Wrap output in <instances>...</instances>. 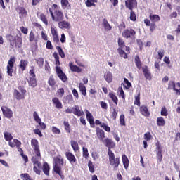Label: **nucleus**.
Masks as SVG:
<instances>
[{
    "mask_svg": "<svg viewBox=\"0 0 180 180\" xmlns=\"http://www.w3.org/2000/svg\"><path fill=\"white\" fill-rule=\"evenodd\" d=\"M64 165V159L61 158V155L56 156L53 158V170L56 174L59 175L61 179H64V174L61 172L62 167Z\"/></svg>",
    "mask_w": 180,
    "mask_h": 180,
    "instance_id": "1",
    "label": "nucleus"
},
{
    "mask_svg": "<svg viewBox=\"0 0 180 180\" xmlns=\"http://www.w3.org/2000/svg\"><path fill=\"white\" fill-rule=\"evenodd\" d=\"M9 43H10V49H20L22 47V38L17 37H15L11 34H8L6 36Z\"/></svg>",
    "mask_w": 180,
    "mask_h": 180,
    "instance_id": "2",
    "label": "nucleus"
},
{
    "mask_svg": "<svg viewBox=\"0 0 180 180\" xmlns=\"http://www.w3.org/2000/svg\"><path fill=\"white\" fill-rule=\"evenodd\" d=\"M49 13H51V16L53 22H61V20H64V13L61 10L56 9L54 12L51 8L49 9Z\"/></svg>",
    "mask_w": 180,
    "mask_h": 180,
    "instance_id": "3",
    "label": "nucleus"
},
{
    "mask_svg": "<svg viewBox=\"0 0 180 180\" xmlns=\"http://www.w3.org/2000/svg\"><path fill=\"white\" fill-rule=\"evenodd\" d=\"M108 154L110 165L113 167L114 169H117L120 165V158H115L113 152H110Z\"/></svg>",
    "mask_w": 180,
    "mask_h": 180,
    "instance_id": "4",
    "label": "nucleus"
},
{
    "mask_svg": "<svg viewBox=\"0 0 180 180\" xmlns=\"http://www.w3.org/2000/svg\"><path fill=\"white\" fill-rule=\"evenodd\" d=\"M15 63H16L15 56H11L7 65V75H8V77H13V67L15 66Z\"/></svg>",
    "mask_w": 180,
    "mask_h": 180,
    "instance_id": "5",
    "label": "nucleus"
},
{
    "mask_svg": "<svg viewBox=\"0 0 180 180\" xmlns=\"http://www.w3.org/2000/svg\"><path fill=\"white\" fill-rule=\"evenodd\" d=\"M122 37L124 39H135L136 38V31L131 28L130 29H125L122 32Z\"/></svg>",
    "mask_w": 180,
    "mask_h": 180,
    "instance_id": "6",
    "label": "nucleus"
},
{
    "mask_svg": "<svg viewBox=\"0 0 180 180\" xmlns=\"http://www.w3.org/2000/svg\"><path fill=\"white\" fill-rule=\"evenodd\" d=\"M103 143L105 144V147H108V154L113 153V151H112V148H115V147H116V143H115L113 139L106 138L104 139Z\"/></svg>",
    "mask_w": 180,
    "mask_h": 180,
    "instance_id": "7",
    "label": "nucleus"
},
{
    "mask_svg": "<svg viewBox=\"0 0 180 180\" xmlns=\"http://www.w3.org/2000/svg\"><path fill=\"white\" fill-rule=\"evenodd\" d=\"M19 92L18 90H14V96H15L16 99L20 101L25 98V95H26V90L22 87V86H18Z\"/></svg>",
    "mask_w": 180,
    "mask_h": 180,
    "instance_id": "8",
    "label": "nucleus"
},
{
    "mask_svg": "<svg viewBox=\"0 0 180 180\" xmlns=\"http://www.w3.org/2000/svg\"><path fill=\"white\" fill-rule=\"evenodd\" d=\"M56 72L59 78V79L62 82H67L68 81V78L67 77V75L64 72H63V70H61V68L58 66H56Z\"/></svg>",
    "mask_w": 180,
    "mask_h": 180,
    "instance_id": "9",
    "label": "nucleus"
},
{
    "mask_svg": "<svg viewBox=\"0 0 180 180\" xmlns=\"http://www.w3.org/2000/svg\"><path fill=\"white\" fill-rule=\"evenodd\" d=\"M31 146L34 148V151L37 155V157L41 156L40 155V148L39 147V141L37 139H32L31 140Z\"/></svg>",
    "mask_w": 180,
    "mask_h": 180,
    "instance_id": "10",
    "label": "nucleus"
},
{
    "mask_svg": "<svg viewBox=\"0 0 180 180\" xmlns=\"http://www.w3.org/2000/svg\"><path fill=\"white\" fill-rule=\"evenodd\" d=\"M125 6L129 11L137 8V0H126Z\"/></svg>",
    "mask_w": 180,
    "mask_h": 180,
    "instance_id": "11",
    "label": "nucleus"
},
{
    "mask_svg": "<svg viewBox=\"0 0 180 180\" xmlns=\"http://www.w3.org/2000/svg\"><path fill=\"white\" fill-rule=\"evenodd\" d=\"M1 110L5 117H6L7 119H12L13 116V112L12 111V110H11L6 106H2Z\"/></svg>",
    "mask_w": 180,
    "mask_h": 180,
    "instance_id": "12",
    "label": "nucleus"
},
{
    "mask_svg": "<svg viewBox=\"0 0 180 180\" xmlns=\"http://www.w3.org/2000/svg\"><path fill=\"white\" fill-rule=\"evenodd\" d=\"M142 71L146 79H148V81H151L153 77H151V72H150V70H148V66L146 65L145 67H143Z\"/></svg>",
    "mask_w": 180,
    "mask_h": 180,
    "instance_id": "13",
    "label": "nucleus"
},
{
    "mask_svg": "<svg viewBox=\"0 0 180 180\" xmlns=\"http://www.w3.org/2000/svg\"><path fill=\"white\" fill-rule=\"evenodd\" d=\"M65 157L70 164H75L77 162V158L70 151L65 152Z\"/></svg>",
    "mask_w": 180,
    "mask_h": 180,
    "instance_id": "14",
    "label": "nucleus"
},
{
    "mask_svg": "<svg viewBox=\"0 0 180 180\" xmlns=\"http://www.w3.org/2000/svg\"><path fill=\"white\" fill-rule=\"evenodd\" d=\"M32 162L37 166H34L33 171L35 172L37 175H40L41 171L39 169V168H41V163L39 162L38 160H34L32 158Z\"/></svg>",
    "mask_w": 180,
    "mask_h": 180,
    "instance_id": "15",
    "label": "nucleus"
},
{
    "mask_svg": "<svg viewBox=\"0 0 180 180\" xmlns=\"http://www.w3.org/2000/svg\"><path fill=\"white\" fill-rule=\"evenodd\" d=\"M58 25L60 29H71V24L68 21L62 20L58 22Z\"/></svg>",
    "mask_w": 180,
    "mask_h": 180,
    "instance_id": "16",
    "label": "nucleus"
},
{
    "mask_svg": "<svg viewBox=\"0 0 180 180\" xmlns=\"http://www.w3.org/2000/svg\"><path fill=\"white\" fill-rule=\"evenodd\" d=\"M17 12L20 15L19 17L20 18V19L26 18V16H27V11H26V8H25L24 7H18Z\"/></svg>",
    "mask_w": 180,
    "mask_h": 180,
    "instance_id": "17",
    "label": "nucleus"
},
{
    "mask_svg": "<svg viewBox=\"0 0 180 180\" xmlns=\"http://www.w3.org/2000/svg\"><path fill=\"white\" fill-rule=\"evenodd\" d=\"M96 136L98 139L100 140V141H102V143L105 141V131L103 129H98L96 130Z\"/></svg>",
    "mask_w": 180,
    "mask_h": 180,
    "instance_id": "18",
    "label": "nucleus"
},
{
    "mask_svg": "<svg viewBox=\"0 0 180 180\" xmlns=\"http://www.w3.org/2000/svg\"><path fill=\"white\" fill-rule=\"evenodd\" d=\"M140 112L143 116H145L146 117H150V111H148V108L146 105H142L139 108Z\"/></svg>",
    "mask_w": 180,
    "mask_h": 180,
    "instance_id": "19",
    "label": "nucleus"
},
{
    "mask_svg": "<svg viewBox=\"0 0 180 180\" xmlns=\"http://www.w3.org/2000/svg\"><path fill=\"white\" fill-rule=\"evenodd\" d=\"M72 110H73V114L75 116H83L84 115V111L82 110H79V106L78 105H75L72 107Z\"/></svg>",
    "mask_w": 180,
    "mask_h": 180,
    "instance_id": "20",
    "label": "nucleus"
},
{
    "mask_svg": "<svg viewBox=\"0 0 180 180\" xmlns=\"http://www.w3.org/2000/svg\"><path fill=\"white\" fill-rule=\"evenodd\" d=\"M27 81L28 82V85L32 86V88H36V86H37V80L36 79V77L27 78Z\"/></svg>",
    "mask_w": 180,
    "mask_h": 180,
    "instance_id": "21",
    "label": "nucleus"
},
{
    "mask_svg": "<svg viewBox=\"0 0 180 180\" xmlns=\"http://www.w3.org/2000/svg\"><path fill=\"white\" fill-rule=\"evenodd\" d=\"M149 19L152 23H157V22H160V20H161L160 15L153 13L149 15Z\"/></svg>",
    "mask_w": 180,
    "mask_h": 180,
    "instance_id": "22",
    "label": "nucleus"
},
{
    "mask_svg": "<svg viewBox=\"0 0 180 180\" xmlns=\"http://www.w3.org/2000/svg\"><path fill=\"white\" fill-rule=\"evenodd\" d=\"M52 102L53 105H55V108H56V109H63V103H61V101H60V99H58V98H53L52 99Z\"/></svg>",
    "mask_w": 180,
    "mask_h": 180,
    "instance_id": "23",
    "label": "nucleus"
},
{
    "mask_svg": "<svg viewBox=\"0 0 180 180\" xmlns=\"http://www.w3.org/2000/svg\"><path fill=\"white\" fill-rule=\"evenodd\" d=\"M69 67H70V70L72 72H82V69L79 68V67L74 65L72 63V62H70L69 63Z\"/></svg>",
    "mask_w": 180,
    "mask_h": 180,
    "instance_id": "24",
    "label": "nucleus"
},
{
    "mask_svg": "<svg viewBox=\"0 0 180 180\" xmlns=\"http://www.w3.org/2000/svg\"><path fill=\"white\" fill-rule=\"evenodd\" d=\"M86 119L89 122V124H91V126H92V124H94L95 120H94V116H92V114L91 113V112H89L88 110H86Z\"/></svg>",
    "mask_w": 180,
    "mask_h": 180,
    "instance_id": "25",
    "label": "nucleus"
},
{
    "mask_svg": "<svg viewBox=\"0 0 180 180\" xmlns=\"http://www.w3.org/2000/svg\"><path fill=\"white\" fill-rule=\"evenodd\" d=\"M28 64L29 62L27 60L22 59L20 62L19 68H20L21 71H25Z\"/></svg>",
    "mask_w": 180,
    "mask_h": 180,
    "instance_id": "26",
    "label": "nucleus"
},
{
    "mask_svg": "<svg viewBox=\"0 0 180 180\" xmlns=\"http://www.w3.org/2000/svg\"><path fill=\"white\" fill-rule=\"evenodd\" d=\"M122 164L124 165V168H125V169H127L129 168V158H127V156L126 155H122Z\"/></svg>",
    "mask_w": 180,
    "mask_h": 180,
    "instance_id": "27",
    "label": "nucleus"
},
{
    "mask_svg": "<svg viewBox=\"0 0 180 180\" xmlns=\"http://www.w3.org/2000/svg\"><path fill=\"white\" fill-rule=\"evenodd\" d=\"M104 78H105V81L107 82H108V84H110V82H112V81H113V75H112V72H107L104 75Z\"/></svg>",
    "mask_w": 180,
    "mask_h": 180,
    "instance_id": "28",
    "label": "nucleus"
},
{
    "mask_svg": "<svg viewBox=\"0 0 180 180\" xmlns=\"http://www.w3.org/2000/svg\"><path fill=\"white\" fill-rule=\"evenodd\" d=\"M71 147L73 148L74 153H77V151H79V146L78 145V142L72 140L70 141Z\"/></svg>",
    "mask_w": 180,
    "mask_h": 180,
    "instance_id": "29",
    "label": "nucleus"
},
{
    "mask_svg": "<svg viewBox=\"0 0 180 180\" xmlns=\"http://www.w3.org/2000/svg\"><path fill=\"white\" fill-rule=\"evenodd\" d=\"M134 63H135L138 70H141V68H142L141 60H140V57L138 55L135 56Z\"/></svg>",
    "mask_w": 180,
    "mask_h": 180,
    "instance_id": "30",
    "label": "nucleus"
},
{
    "mask_svg": "<svg viewBox=\"0 0 180 180\" xmlns=\"http://www.w3.org/2000/svg\"><path fill=\"white\" fill-rule=\"evenodd\" d=\"M43 172L44 174H45L47 176H49V175H50L49 172H50V166H49V163L47 162H44L43 165Z\"/></svg>",
    "mask_w": 180,
    "mask_h": 180,
    "instance_id": "31",
    "label": "nucleus"
},
{
    "mask_svg": "<svg viewBox=\"0 0 180 180\" xmlns=\"http://www.w3.org/2000/svg\"><path fill=\"white\" fill-rule=\"evenodd\" d=\"M48 84L49 86H51V88H53L55 85H56L57 82L56 81V79H54V76L51 75L48 79Z\"/></svg>",
    "mask_w": 180,
    "mask_h": 180,
    "instance_id": "32",
    "label": "nucleus"
},
{
    "mask_svg": "<svg viewBox=\"0 0 180 180\" xmlns=\"http://www.w3.org/2000/svg\"><path fill=\"white\" fill-rule=\"evenodd\" d=\"M79 89L84 96H86V87L84 85L83 83H79Z\"/></svg>",
    "mask_w": 180,
    "mask_h": 180,
    "instance_id": "33",
    "label": "nucleus"
},
{
    "mask_svg": "<svg viewBox=\"0 0 180 180\" xmlns=\"http://www.w3.org/2000/svg\"><path fill=\"white\" fill-rule=\"evenodd\" d=\"M103 26L108 31L112 30V26L110 25V24H109V22H108V20H106V18H104L103 20Z\"/></svg>",
    "mask_w": 180,
    "mask_h": 180,
    "instance_id": "34",
    "label": "nucleus"
},
{
    "mask_svg": "<svg viewBox=\"0 0 180 180\" xmlns=\"http://www.w3.org/2000/svg\"><path fill=\"white\" fill-rule=\"evenodd\" d=\"M117 52L118 54H120V57H122V58H124L125 60L128 58L129 56H127V53L124 52V50H123V49L118 48Z\"/></svg>",
    "mask_w": 180,
    "mask_h": 180,
    "instance_id": "35",
    "label": "nucleus"
},
{
    "mask_svg": "<svg viewBox=\"0 0 180 180\" xmlns=\"http://www.w3.org/2000/svg\"><path fill=\"white\" fill-rule=\"evenodd\" d=\"M108 96L112 99V102L117 106V103L119 102V99L117 98V96L115 95L113 93H109Z\"/></svg>",
    "mask_w": 180,
    "mask_h": 180,
    "instance_id": "36",
    "label": "nucleus"
},
{
    "mask_svg": "<svg viewBox=\"0 0 180 180\" xmlns=\"http://www.w3.org/2000/svg\"><path fill=\"white\" fill-rule=\"evenodd\" d=\"M157 125L159 127L165 126V120H164V117H159L157 118Z\"/></svg>",
    "mask_w": 180,
    "mask_h": 180,
    "instance_id": "37",
    "label": "nucleus"
},
{
    "mask_svg": "<svg viewBox=\"0 0 180 180\" xmlns=\"http://www.w3.org/2000/svg\"><path fill=\"white\" fill-rule=\"evenodd\" d=\"M35 61H36L37 64L38 65V66L39 67V68H43V66L44 65V58H38L35 59Z\"/></svg>",
    "mask_w": 180,
    "mask_h": 180,
    "instance_id": "38",
    "label": "nucleus"
},
{
    "mask_svg": "<svg viewBox=\"0 0 180 180\" xmlns=\"http://www.w3.org/2000/svg\"><path fill=\"white\" fill-rule=\"evenodd\" d=\"M4 136L6 141H11V140L13 139L12 134H11L9 132H4Z\"/></svg>",
    "mask_w": 180,
    "mask_h": 180,
    "instance_id": "39",
    "label": "nucleus"
},
{
    "mask_svg": "<svg viewBox=\"0 0 180 180\" xmlns=\"http://www.w3.org/2000/svg\"><path fill=\"white\" fill-rule=\"evenodd\" d=\"M53 57L55 58V64L56 65V67L60 66V56H58V53H57L56 52L53 53Z\"/></svg>",
    "mask_w": 180,
    "mask_h": 180,
    "instance_id": "40",
    "label": "nucleus"
},
{
    "mask_svg": "<svg viewBox=\"0 0 180 180\" xmlns=\"http://www.w3.org/2000/svg\"><path fill=\"white\" fill-rule=\"evenodd\" d=\"M61 7L63 9H67L68 6H70V2L68 0H60Z\"/></svg>",
    "mask_w": 180,
    "mask_h": 180,
    "instance_id": "41",
    "label": "nucleus"
},
{
    "mask_svg": "<svg viewBox=\"0 0 180 180\" xmlns=\"http://www.w3.org/2000/svg\"><path fill=\"white\" fill-rule=\"evenodd\" d=\"M117 43H118V46H119L118 49H124V47H126V44H125L123 39L119 37Z\"/></svg>",
    "mask_w": 180,
    "mask_h": 180,
    "instance_id": "42",
    "label": "nucleus"
},
{
    "mask_svg": "<svg viewBox=\"0 0 180 180\" xmlns=\"http://www.w3.org/2000/svg\"><path fill=\"white\" fill-rule=\"evenodd\" d=\"M56 50L58 52L59 56L61 57V58H65V53H64V51H63V48L60 46H56Z\"/></svg>",
    "mask_w": 180,
    "mask_h": 180,
    "instance_id": "43",
    "label": "nucleus"
},
{
    "mask_svg": "<svg viewBox=\"0 0 180 180\" xmlns=\"http://www.w3.org/2000/svg\"><path fill=\"white\" fill-rule=\"evenodd\" d=\"M88 167H89V171L91 174H94V172H95V166H94V163L92 162V161L91 160L89 161Z\"/></svg>",
    "mask_w": 180,
    "mask_h": 180,
    "instance_id": "44",
    "label": "nucleus"
},
{
    "mask_svg": "<svg viewBox=\"0 0 180 180\" xmlns=\"http://www.w3.org/2000/svg\"><path fill=\"white\" fill-rule=\"evenodd\" d=\"M118 92H120L119 96H121L122 99H123V101H125L126 96L124 95V91H123V88L120 86L118 88Z\"/></svg>",
    "mask_w": 180,
    "mask_h": 180,
    "instance_id": "45",
    "label": "nucleus"
},
{
    "mask_svg": "<svg viewBox=\"0 0 180 180\" xmlns=\"http://www.w3.org/2000/svg\"><path fill=\"white\" fill-rule=\"evenodd\" d=\"M63 125L65 127V130L67 131V133H71L70 122H68V121H64Z\"/></svg>",
    "mask_w": 180,
    "mask_h": 180,
    "instance_id": "46",
    "label": "nucleus"
},
{
    "mask_svg": "<svg viewBox=\"0 0 180 180\" xmlns=\"http://www.w3.org/2000/svg\"><path fill=\"white\" fill-rule=\"evenodd\" d=\"M29 78H36V73H34V66H31V69L29 71Z\"/></svg>",
    "mask_w": 180,
    "mask_h": 180,
    "instance_id": "47",
    "label": "nucleus"
},
{
    "mask_svg": "<svg viewBox=\"0 0 180 180\" xmlns=\"http://www.w3.org/2000/svg\"><path fill=\"white\" fill-rule=\"evenodd\" d=\"M41 20L47 26L49 25V21L47 20V18H46V15L41 13L39 16Z\"/></svg>",
    "mask_w": 180,
    "mask_h": 180,
    "instance_id": "48",
    "label": "nucleus"
},
{
    "mask_svg": "<svg viewBox=\"0 0 180 180\" xmlns=\"http://www.w3.org/2000/svg\"><path fill=\"white\" fill-rule=\"evenodd\" d=\"M130 20H132V22H136V20H137V16L136 15V13H134V11H131L130 12V17H129Z\"/></svg>",
    "mask_w": 180,
    "mask_h": 180,
    "instance_id": "49",
    "label": "nucleus"
},
{
    "mask_svg": "<svg viewBox=\"0 0 180 180\" xmlns=\"http://www.w3.org/2000/svg\"><path fill=\"white\" fill-rule=\"evenodd\" d=\"M51 131L53 133V134H61V130L54 126L51 127Z\"/></svg>",
    "mask_w": 180,
    "mask_h": 180,
    "instance_id": "50",
    "label": "nucleus"
},
{
    "mask_svg": "<svg viewBox=\"0 0 180 180\" xmlns=\"http://www.w3.org/2000/svg\"><path fill=\"white\" fill-rule=\"evenodd\" d=\"M160 115L161 116H168V110L165 106L161 108Z\"/></svg>",
    "mask_w": 180,
    "mask_h": 180,
    "instance_id": "51",
    "label": "nucleus"
},
{
    "mask_svg": "<svg viewBox=\"0 0 180 180\" xmlns=\"http://www.w3.org/2000/svg\"><path fill=\"white\" fill-rule=\"evenodd\" d=\"M125 117H124V115L122 114L120 116V124L121 126H126V121L124 120Z\"/></svg>",
    "mask_w": 180,
    "mask_h": 180,
    "instance_id": "52",
    "label": "nucleus"
},
{
    "mask_svg": "<svg viewBox=\"0 0 180 180\" xmlns=\"http://www.w3.org/2000/svg\"><path fill=\"white\" fill-rule=\"evenodd\" d=\"M33 117L37 123H39V122H41V119L40 118V117H39V114H37V112L36 111L33 113Z\"/></svg>",
    "mask_w": 180,
    "mask_h": 180,
    "instance_id": "53",
    "label": "nucleus"
},
{
    "mask_svg": "<svg viewBox=\"0 0 180 180\" xmlns=\"http://www.w3.org/2000/svg\"><path fill=\"white\" fill-rule=\"evenodd\" d=\"M82 151H83V157L84 158H88V157H89V153H88V148L86 147H83Z\"/></svg>",
    "mask_w": 180,
    "mask_h": 180,
    "instance_id": "54",
    "label": "nucleus"
},
{
    "mask_svg": "<svg viewBox=\"0 0 180 180\" xmlns=\"http://www.w3.org/2000/svg\"><path fill=\"white\" fill-rule=\"evenodd\" d=\"M35 39L36 36L34 35V32H33V31H31L29 34V41H34Z\"/></svg>",
    "mask_w": 180,
    "mask_h": 180,
    "instance_id": "55",
    "label": "nucleus"
},
{
    "mask_svg": "<svg viewBox=\"0 0 180 180\" xmlns=\"http://www.w3.org/2000/svg\"><path fill=\"white\" fill-rule=\"evenodd\" d=\"M124 84H126V85H127V86H125V88H126L127 89H130V88H131V83L130 82H129V79L124 78Z\"/></svg>",
    "mask_w": 180,
    "mask_h": 180,
    "instance_id": "56",
    "label": "nucleus"
},
{
    "mask_svg": "<svg viewBox=\"0 0 180 180\" xmlns=\"http://www.w3.org/2000/svg\"><path fill=\"white\" fill-rule=\"evenodd\" d=\"M57 94H58V96H59V98H63V96H64V89L60 88V89H58Z\"/></svg>",
    "mask_w": 180,
    "mask_h": 180,
    "instance_id": "57",
    "label": "nucleus"
},
{
    "mask_svg": "<svg viewBox=\"0 0 180 180\" xmlns=\"http://www.w3.org/2000/svg\"><path fill=\"white\" fill-rule=\"evenodd\" d=\"M164 53H165L164 49H161L158 51V54L159 56L158 60H162V58L164 57Z\"/></svg>",
    "mask_w": 180,
    "mask_h": 180,
    "instance_id": "58",
    "label": "nucleus"
},
{
    "mask_svg": "<svg viewBox=\"0 0 180 180\" xmlns=\"http://www.w3.org/2000/svg\"><path fill=\"white\" fill-rule=\"evenodd\" d=\"M101 127L105 130V131H108V133H110V127L108 126L105 123L103 122V125H101Z\"/></svg>",
    "mask_w": 180,
    "mask_h": 180,
    "instance_id": "59",
    "label": "nucleus"
},
{
    "mask_svg": "<svg viewBox=\"0 0 180 180\" xmlns=\"http://www.w3.org/2000/svg\"><path fill=\"white\" fill-rule=\"evenodd\" d=\"M21 176L23 179H25V180H33L32 179V177H30V175H29V174L27 173L22 174Z\"/></svg>",
    "mask_w": 180,
    "mask_h": 180,
    "instance_id": "60",
    "label": "nucleus"
},
{
    "mask_svg": "<svg viewBox=\"0 0 180 180\" xmlns=\"http://www.w3.org/2000/svg\"><path fill=\"white\" fill-rule=\"evenodd\" d=\"M13 142L15 147H17V148L22 146V142H20V141H19L18 139H13Z\"/></svg>",
    "mask_w": 180,
    "mask_h": 180,
    "instance_id": "61",
    "label": "nucleus"
},
{
    "mask_svg": "<svg viewBox=\"0 0 180 180\" xmlns=\"http://www.w3.org/2000/svg\"><path fill=\"white\" fill-rule=\"evenodd\" d=\"M151 133L150 132H146L145 134H144V139L145 140H146V141H150V140H151Z\"/></svg>",
    "mask_w": 180,
    "mask_h": 180,
    "instance_id": "62",
    "label": "nucleus"
},
{
    "mask_svg": "<svg viewBox=\"0 0 180 180\" xmlns=\"http://www.w3.org/2000/svg\"><path fill=\"white\" fill-rule=\"evenodd\" d=\"M134 105L140 106V93H139L138 96L135 98Z\"/></svg>",
    "mask_w": 180,
    "mask_h": 180,
    "instance_id": "63",
    "label": "nucleus"
},
{
    "mask_svg": "<svg viewBox=\"0 0 180 180\" xmlns=\"http://www.w3.org/2000/svg\"><path fill=\"white\" fill-rule=\"evenodd\" d=\"M157 158H158V161H159V162H161V161H162V151L157 152Z\"/></svg>",
    "mask_w": 180,
    "mask_h": 180,
    "instance_id": "64",
    "label": "nucleus"
}]
</instances>
